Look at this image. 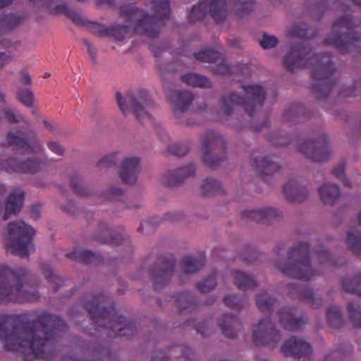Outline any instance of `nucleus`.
Here are the masks:
<instances>
[{"label": "nucleus", "instance_id": "obj_1", "mask_svg": "<svg viewBox=\"0 0 361 361\" xmlns=\"http://www.w3.org/2000/svg\"><path fill=\"white\" fill-rule=\"evenodd\" d=\"M0 338L6 348L24 355L25 361L34 358L48 359L51 348V338L66 329L65 322L55 315H44L32 324L30 329H13L7 331V318L1 316Z\"/></svg>", "mask_w": 361, "mask_h": 361}, {"label": "nucleus", "instance_id": "obj_2", "mask_svg": "<svg viewBox=\"0 0 361 361\" xmlns=\"http://www.w3.org/2000/svg\"><path fill=\"white\" fill-rule=\"evenodd\" d=\"M26 274L23 268L14 270L7 265H0V302H23L35 299V292L30 291L28 285L23 284Z\"/></svg>", "mask_w": 361, "mask_h": 361}, {"label": "nucleus", "instance_id": "obj_3", "mask_svg": "<svg viewBox=\"0 0 361 361\" xmlns=\"http://www.w3.org/2000/svg\"><path fill=\"white\" fill-rule=\"evenodd\" d=\"M284 65L290 71L312 66L314 75L317 78H326L335 70L329 56L319 59L318 56H314L307 47L301 44H296L288 50L284 57Z\"/></svg>", "mask_w": 361, "mask_h": 361}, {"label": "nucleus", "instance_id": "obj_4", "mask_svg": "<svg viewBox=\"0 0 361 361\" xmlns=\"http://www.w3.org/2000/svg\"><path fill=\"white\" fill-rule=\"evenodd\" d=\"M154 16L151 17L142 10L131 8L121 13L130 22L136 32L149 37H155L159 33L161 21L168 18L170 13L169 4L167 0H154L153 2Z\"/></svg>", "mask_w": 361, "mask_h": 361}, {"label": "nucleus", "instance_id": "obj_5", "mask_svg": "<svg viewBox=\"0 0 361 361\" xmlns=\"http://www.w3.org/2000/svg\"><path fill=\"white\" fill-rule=\"evenodd\" d=\"M276 266L282 274L304 281L310 280L317 275V271L310 264L309 246L303 243L290 250L286 264Z\"/></svg>", "mask_w": 361, "mask_h": 361}, {"label": "nucleus", "instance_id": "obj_6", "mask_svg": "<svg viewBox=\"0 0 361 361\" xmlns=\"http://www.w3.org/2000/svg\"><path fill=\"white\" fill-rule=\"evenodd\" d=\"M243 97L231 93L224 97L221 106V114L228 116L238 105H241L245 111L252 114L255 109L262 106L265 92L264 89L256 85L243 87Z\"/></svg>", "mask_w": 361, "mask_h": 361}, {"label": "nucleus", "instance_id": "obj_7", "mask_svg": "<svg viewBox=\"0 0 361 361\" xmlns=\"http://www.w3.org/2000/svg\"><path fill=\"white\" fill-rule=\"evenodd\" d=\"M94 307H92L90 302L86 304L91 317L93 321L99 326H106L111 329L115 336H130L133 332V325L128 323L125 318L118 315L114 308L110 307L108 310L101 309L97 302Z\"/></svg>", "mask_w": 361, "mask_h": 361}, {"label": "nucleus", "instance_id": "obj_8", "mask_svg": "<svg viewBox=\"0 0 361 361\" xmlns=\"http://www.w3.org/2000/svg\"><path fill=\"white\" fill-rule=\"evenodd\" d=\"M353 18L350 16L336 20L333 25V31L325 39V44L331 45L342 54H346L353 49H360L361 46V38L357 36L356 33L350 32L345 35L340 32V29L352 28Z\"/></svg>", "mask_w": 361, "mask_h": 361}, {"label": "nucleus", "instance_id": "obj_9", "mask_svg": "<svg viewBox=\"0 0 361 361\" xmlns=\"http://www.w3.org/2000/svg\"><path fill=\"white\" fill-rule=\"evenodd\" d=\"M34 234V229L24 221L11 222L8 226L6 245L14 254L25 257L32 247L31 239Z\"/></svg>", "mask_w": 361, "mask_h": 361}, {"label": "nucleus", "instance_id": "obj_10", "mask_svg": "<svg viewBox=\"0 0 361 361\" xmlns=\"http://www.w3.org/2000/svg\"><path fill=\"white\" fill-rule=\"evenodd\" d=\"M116 99L118 106L123 113L130 109L139 120L150 119L147 109L153 102L146 91L142 90L135 95L129 94L126 97L117 93Z\"/></svg>", "mask_w": 361, "mask_h": 361}, {"label": "nucleus", "instance_id": "obj_11", "mask_svg": "<svg viewBox=\"0 0 361 361\" xmlns=\"http://www.w3.org/2000/svg\"><path fill=\"white\" fill-rule=\"evenodd\" d=\"M228 6L226 0H200V4L192 8L189 20L195 22L209 13L215 21L222 22L227 16Z\"/></svg>", "mask_w": 361, "mask_h": 361}, {"label": "nucleus", "instance_id": "obj_12", "mask_svg": "<svg viewBox=\"0 0 361 361\" xmlns=\"http://www.w3.org/2000/svg\"><path fill=\"white\" fill-rule=\"evenodd\" d=\"M298 152L314 162L326 161L331 153V147L326 134H322L317 140L301 142Z\"/></svg>", "mask_w": 361, "mask_h": 361}, {"label": "nucleus", "instance_id": "obj_13", "mask_svg": "<svg viewBox=\"0 0 361 361\" xmlns=\"http://www.w3.org/2000/svg\"><path fill=\"white\" fill-rule=\"evenodd\" d=\"M281 339V336L275 329L269 318L260 320L252 329V341L257 345H264L274 348Z\"/></svg>", "mask_w": 361, "mask_h": 361}, {"label": "nucleus", "instance_id": "obj_14", "mask_svg": "<svg viewBox=\"0 0 361 361\" xmlns=\"http://www.w3.org/2000/svg\"><path fill=\"white\" fill-rule=\"evenodd\" d=\"M220 138L212 133L202 137V152L204 161L211 167L216 166L225 156L216 157L218 144Z\"/></svg>", "mask_w": 361, "mask_h": 361}, {"label": "nucleus", "instance_id": "obj_15", "mask_svg": "<svg viewBox=\"0 0 361 361\" xmlns=\"http://www.w3.org/2000/svg\"><path fill=\"white\" fill-rule=\"evenodd\" d=\"M140 170V159L138 157L126 158L122 162L120 177L126 183L134 184L137 181Z\"/></svg>", "mask_w": 361, "mask_h": 361}, {"label": "nucleus", "instance_id": "obj_16", "mask_svg": "<svg viewBox=\"0 0 361 361\" xmlns=\"http://www.w3.org/2000/svg\"><path fill=\"white\" fill-rule=\"evenodd\" d=\"M9 145H15L18 150H23L29 153L37 154L42 150V146L35 137L25 139L23 136L9 133L8 135Z\"/></svg>", "mask_w": 361, "mask_h": 361}, {"label": "nucleus", "instance_id": "obj_17", "mask_svg": "<svg viewBox=\"0 0 361 361\" xmlns=\"http://www.w3.org/2000/svg\"><path fill=\"white\" fill-rule=\"evenodd\" d=\"M283 192L286 199L290 202H302L309 195L307 188L296 180H288L283 186Z\"/></svg>", "mask_w": 361, "mask_h": 361}, {"label": "nucleus", "instance_id": "obj_18", "mask_svg": "<svg viewBox=\"0 0 361 361\" xmlns=\"http://www.w3.org/2000/svg\"><path fill=\"white\" fill-rule=\"evenodd\" d=\"M281 351L286 356L300 357L308 356L311 353V347L305 341L293 338L283 344Z\"/></svg>", "mask_w": 361, "mask_h": 361}, {"label": "nucleus", "instance_id": "obj_19", "mask_svg": "<svg viewBox=\"0 0 361 361\" xmlns=\"http://www.w3.org/2000/svg\"><path fill=\"white\" fill-rule=\"evenodd\" d=\"M43 167V163L38 159L27 158L22 163H17L13 159H10L8 166L0 163L1 169H12L23 173H36Z\"/></svg>", "mask_w": 361, "mask_h": 361}, {"label": "nucleus", "instance_id": "obj_20", "mask_svg": "<svg viewBox=\"0 0 361 361\" xmlns=\"http://www.w3.org/2000/svg\"><path fill=\"white\" fill-rule=\"evenodd\" d=\"M169 97L173 111L176 115L183 113L188 109L193 97L190 92L188 91H172Z\"/></svg>", "mask_w": 361, "mask_h": 361}, {"label": "nucleus", "instance_id": "obj_21", "mask_svg": "<svg viewBox=\"0 0 361 361\" xmlns=\"http://www.w3.org/2000/svg\"><path fill=\"white\" fill-rule=\"evenodd\" d=\"M245 215L247 218L259 222L271 221L281 216V213L272 207H264L246 211Z\"/></svg>", "mask_w": 361, "mask_h": 361}, {"label": "nucleus", "instance_id": "obj_22", "mask_svg": "<svg viewBox=\"0 0 361 361\" xmlns=\"http://www.w3.org/2000/svg\"><path fill=\"white\" fill-rule=\"evenodd\" d=\"M251 165L257 172L264 175L272 174L279 169L277 163L269 157L261 155L252 157Z\"/></svg>", "mask_w": 361, "mask_h": 361}, {"label": "nucleus", "instance_id": "obj_23", "mask_svg": "<svg viewBox=\"0 0 361 361\" xmlns=\"http://www.w3.org/2000/svg\"><path fill=\"white\" fill-rule=\"evenodd\" d=\"M23 201V192L20 189L13 190L9 195L6 203L4 219H7L11 214L20 212Z\"/></svg>", "mask_w": 361, "mask_h": 361}, {"label": "nucleus", "instance_id": "obj_24", "mask_svg": "<svg viewBox=\"0 0 361 361\" xmlns=\"http://www.w3.org/2000/svg\"><path fill=\"white\" fill-rule=\"evenodd\" d=\"M320 197L324 204H333L340 195V190L336 184L324 183L319 188Z\"/></svg>", "mask_w": 361, "mask_h": 361}, {"label": "nucleus", "instance_id": "obj_25", "mask_svg": "<svg viewBox=\"0 0 361 361\" xmlns=\"http://www.w3.org/2000/svg\"><path fill=\"white\" fill-rule=\"evenodd\" d=\"M219 325L221 326L223 334L228 338L235 337V329L240 326L236 318L230 314L224 315L223 318L219 320Z\"/></svg>", "mask_w": 361, "mask_h": 361}, {"label": "nucleus", "instance_id": "obj_26", "mask_svg": "<svg viewBox=\"0 0 361 361\" xmlns=\"http://www.w3.org/2000/svg\"><path fill=\"white\" fill-rule=\"evenodd\" d=\"M195 173V166L192 164L179 168L173 171L169 172L167 183L169 185H175Z\"/></svg>", "mask_w": 361, "mask_h": 361}, {"label": "nucleus", "instance_id": "obj_27", "mask_svg": "<svg viewBox=\"0 0 361 361\" xmlns=\"http://www.w3.org/2000/svg\"><path fill=\"white\" fill-rule=\"evenodd\" d=\"M279 319L281 324L290 331L299 329L302 323V320L295 317L289 310H282L279 312Z\"/></svg>", "mask_w": 361, "mask_h": 361}, {"label": "nucleus", "instance_id": "obj_28", "mask_svg": "<svg viewBox=\"0 0 361 361\" xmlns=\"http://www.w3.org/2000/svg\"><path fill=\"white\" fill-rule=\"evenodd\" d=\"M181 80L185 84L193 87H209L212 85L209 78L194 73L184 74Z\"/></svg>", "mask_w": 361, "mask_h": 361}, {"label": "nucleus", "instance_id": "obj_29", "mask_svg": "<svg viewBox=\"0 0 361 361\" xmlns=\"http://www.w3.org/2000/svg\"><path fill=\"white\" fill-rule=\"evenodd\" d=\"M66 256L73 260H78L85 263H94L99 261L100 257L89 250H75L66 253Z\"/></svg>", "mask_w": 361, "mask_h": 361}, {"label": "nucleus", "instance_id": "obj_30", "mask_svg": "<svg viewBox=\"0 0 361 361\" xmlns=\"http://www.w3.org/2000/svg\"><path fill=\"white\" fill-rule=\"evenodd\" d=\"M232 274L234 279V283L240 289H252L257 286L255 281L251 277L241 271H234Z\"/></svg>", "mask_w": 361, "mask_h": 361}, {"label": "nucleus", "instance_id": "obj_31", "mask_svg": "<svg viewBox=\"0 0 361 361\" xmlns=\"http://www.w3.org/2000/svg\"><path fill=\"white\" fill-rule=\"evenodd\" d=\"M44 7L50 13L59 15L67 11V6L59 0H34Z\"/></svg>", "mask_w": 361, "mask_h": 361}, {"label": "nucleus", "instance_id": "obj_32", "mask_svg": "<svg viewBox=\"0 0 361 361\" xmlns=\"http://www.w3.org/2000/svg\"><path fill=\"white\" fill-rule=\"evenodd\" d=\"M347 245L350 250L361 257V232L355 230L348 234Z\"/></svg>", "mask_w": 361, "mask_h": 361}, {"label": "nucleus", "instance_id": "obj_33", "mask_svg": "<svg viewBox=\"0 0 361 361\" xmlns=\"http://www.w3.org/2000/svg\"><path fill=\"white\" fill-rule=\"evenodd\" d=\"M202 192L206 195L219 194L223 192V188L219 181L207 178L201 186Z\"/></svg>", "mask_w": 361, "mask_h": 361}, {"label": "nucleus", "instance_id": "obj_34", "mask_svg": "<svg viewBox=\"0 0 361 361\" xmlns=\"http://www.w3.org/2000/svg\"><path fill=\"white\" fill-rule=\"evenodd\" d=\"M342 286L346 292L355 293L361 296V274L344 279Z\"/></svg>", "mask_w": 361, "mask_h": 361}, {"label": "nucleus", "instance_id": "obj_35", "mask_svg": "<svg viewBox=\"0 0 361 361\" xmlns=\"http://www.w3.org/2000/svg\"><path fill=\"white\" fill-rule=\"evenodd\" d=\"M256 303L262 311L271 310L276 301L268 296L267 293H261L256 296Z\"/></svg>", "mask_w": 361, "mask_h": 361}, {"label": "nucleus", "instance_id": "obj_36", "mask_svg": "<svg viewBox=\"0 0 361 361\" xmlns=\"http://www.w3.org/2000/svg\"><path fill=\"white\" fill-rule=\"evenodd\" d=\"M203 264L202 260L195 259L190 257H185L183 259V269L186 273H194L198 271Z\"/></svg>", "mask_w": 361, "mask_h": 361}, {"label": "nucleus", "instance_id": "obj_37", "mask_svg": "<svg viewBox=\"0 0 361 361\" xmlns=\"http://www.w3.org/2000/svg\"><path fill=\"white\" fill-rule=\"evenodd\" d=\"M327 319L329 324L335 328L340 326L342 318L340 310L338 307L331 306L329 308L327 312Z\"/></svg>", "mask_w": 361, "mask_h": 361}, {"label": "nucleus", "instance_id": "obj_38", "mask_svg": "<svg viewBox=\"0 0 361 361\" xmlns=\"http://www.w3.org/2000/svg\"><path fill=\"white\" fill-rule=\"evenodd\" d=\"M253 8V2L250 0H238L235 3L233 9L239 16L247 14Z\"/></svg>", "mask_w": 361, "mask_h": 361}, {"label": "nucleus", "instance_id": "obj_39", "mask_svg": "<svg viewBox=\"0 0 361 361\" xmlns=\"http://www.w3.org/2000/svg\"><path fill=\"white\" fill-rule=\"evenodd\" d=\"M219 56V54L212 49L202 50L195 54V57L197 60L207 63L216 61Z\"/></svg>", "mask_w": 361, "mask_h": 361}, {"label": "nucleus", "instance_id": "obj_40", "mask_svg": "<svg viewBox=\"0 0 361 361\" xmlns=\"http://www.w3.org/2000/svg\"><path fill=\"white\" fill-rule=\"evenodd\" d=\"M290 293L292 295H295L298 293L299 297L301 300H304L308 302H311L313 304L314 295L311 290L309 289H301V288L298 286H291L290 287Z\"/></svg>", "mask_w": 361, "mask_h": 361}, {"label": "nucleus", "instance_id": "obj_41", "mask_svg": "<svg viewBox=\"0 0 361 361\" xmlns=\"http://www.w3.org/2000/svg\"><path fill=\"white\" fill-rule=\"evenodd\" d=\"M348 310L350 314V319L354 326L361 328V312L360 307L355 303H349Z\"/></svg>", "mask_w": 361, "mask_h": 361}, {"label": "nucleus", "instance_id": "obj_42", "mask_svg": "<svg viewBox=\"0 0 361 361\" xmlns=\"http://www.w3.org/2000/svg\"><path fill=\"white\" fill-rule=\"evenodd\" d=\"M128 32L129 29L125 25L113 26L109 30V34L118 41L124 39Z\"/></svg>", "mask_w": 361, "mask_h": 361}, {"label": "nucleus", "instance_id": "obj_43", "mask_svg": "<svg viewBox=\"0 0 361 361\" xmlns=\"http://www.w3.org/2000/svg\"><path fill=\"white\" fill-rule=\"evenodd\" d=\"M224 302L227 306L234 310H239L243 307L245 301L244 300H240L235 295H228L224 298Z\"/></svg>", "mask_w": 361, "mask_h": 361}, {"label": "nucleus", "instance_id": "obj_44", "mask_svg": "<svg viewBox=\"0 0 361 361\" xmlns=\"http://www.w3.org/2000/svg\"><path fill=\"white\" fill-rule=\"evenodd\" d=\"M42 273L46 277V279L51 283H54L56 286H54L55 289L57 288L59 283L61 281L60 277H59L53 269L49 267L46 265L45 267L42 268Z\"/></svg>", "mask_w": 361, "mask_h": 361}, {"label": "nucleus", "instance_id": "obj_45", "mask_svg": "<svg viewBox=\"0 0 361 361\" xmlns=\"http://www.w3.org/2000/svg\"><path fill=\"white\" fill-rule=\"evenodd\" d=\"M18 97L20 101L27 106H31L34 101L32 92L27 89L20 90L18 92Z\"/></svg>", "mask_w": 361, "mask_h": 361}, {"label": "nucleus", "instance_id": "obj_46", "mask_svg": "<svg viewBox=\"0 0 361 361\" xmlns=\"http://www.w3.org/2000/svg\"><path fill=\"white\" fill-rule=\"evenodd\" d=\"M216 286V279L214 276H209L198 285V288L203 293L212 290Z\"/></svg>", "mask_w": 361, "mask_h": 361}, {"label": "nucleus", "instance_id": "obj_47", "mask_svg": "<svg viewBox=\"0 0 361 361\" xmlns=\"http://www.w3.org/2000/svg\"><path fill=\"white\" fill-rule=\"evenodd\" d=\"M278 43V39L269 35H264L260 40V44L264 49H270L275 47Z\"/></svg>", "mask_w": 361, "mask_h": 361}, {"label": "nucleus", "instance_id": "obj_48", "mask_svg": "<svg viewBox=\"0 0 361 361\" xmlns=\"http://www.w3.org/2000/svg\"><path fill=\"white\" fill-rule=\"evenodd\" d=\"M172 269H166L161 271L159 274H157L154 278V283L156 288H158L159 283H161L162 281L166 282L172 275Z\"/></svg>", "mask_w": 361, "mask_h": 361}, {"label": "nucleus", "instance_id": "obj_49", "mask_svg": "<svg viewBox=\"0 0 361 361\" xmlns=\"http://www.w3.org/2000/svg\"><path fill=\"white\" fill-rule=\"evenodd\" d=\"M291 35L294 36H298L300 37H306V25L300 24V25H294L292 27L290 30Z\"/></svg>", "mask_w": 361, "mask_h": 361}, {"label": "nucleus", "instance_id": "obj_50", "mask_svg": "<svg viewBox=\"0 0 361 361\" xmlns=\"http://www.w3.org/2000/svg\"><path fill=\"white\" fill-rule=\"evenodd\" d=\"M344 164H340L336 167L334 168L333 171V173L340 180L343 181V183L347 185L350 186V184L345 180V175H344Z\"/></svg>", "mask_w": 361, "mask_h": 361}, {"label": "nucleus", "instance_id": "obj_51", "mask_svg": "<svg viewBox=\"0 0 361 361\" xmlns=\"http://www.w3.org/2000/svg\"><path fill=\"white\" fill-rule=\"evenodd\" d=\"M98 166L99 168L103 167H108L112 165L115 164V159L114 155H106L104 157H102L99 161H98Z\"/></svg>", "mask_w": 361, "mask_h": 361}, {"label": "nucleus", "instance_id": "obj_52", "mask_svg": "<svg viewBox=\"0 0 361 361\" xmlns=\"http://www.w3.org/2000/svg\"><path fill=\"white\" fill-rule=\"evenodd\" d=\"M317 257L319 260L322 261V263L331 264L330 254L327 251H317Z\"/></svg>", "mask_w": 361, "mask_h": 361}, {"label": "nucleus", "instance_id": "obj_53", "mask_svg": "<svg viewBox=\"0 0 361 361\" xmlns=\"http://www.w3.org/2000/svg\"><path fill=\"white\" fill-rule=\"evenodd\" d=\"M8 121L11 123H18L22 119L21 116L13 113L11 110H8L5 113Z\"/></svg>", "mask_w": 361, "mask_h": 361}, {"label": "nucleus", "instance_id": "obj_54", "mask_svg": "<svg viewBox=\"0 0 361 361\" xmlns=\"http://www.w3.org/2000/svg\"><path fill=\"white\" fill-rule=\"evenodd\" d=\"M49 148L54 153L61 155L62 154L63 149V148L56 142H50L48 143Z\"/></svg>", "mask_w": 361, "mask_h": 361}, {"label": "nucleus", "instance_id": "obj_55", "mask_svg": "<svg viewBox=\"0 0 361 361\" xmlns=\"http://www.w3.org/2000/svg\"><path fill=\"white\" fill-rule=\"evenodd\" d=\"M11 60V56L5 53L0 52V67H2Z\"/></svg>", "mask_w": 361, "mask_h": 361}, {"label": "nucleus", "instance_id": "obj_56", "mask_svg": "<svg viewBox=\"0 0 361 361\" xmlns=\"http://www.w3.org/2000/svg\"><path fill=\"white\" fill-rule=\"evenodd\" d=\"M13 0H0V8L9 5Z\"/></svg>", "mask_w": 361, "mask_h": 361}, {"label": "nucleus", "instance_id": "obj_57", "mask_svg": "<svg viewBox=\"0 0 361 361\" xmlns=\"http://www.w3.org/2000/svg\"><path fill=\"white\" fill-rule=\"evenodd\" d=\"M188 149H189V148L187 147L185 148L184 151L178 150V151L176 152V154L178 156H184L187 153Z\"/></svg>", "mask_w": 361, "mask_h": 361}, {"label": "nucleus", "instance_id": "obj_58", "mask_svg": "<svg viewBox=\"0 0 361 361\" xmlns=\"http://www.w3.org/2000/svg\"><path fill=\"white\" fill-rule=\"evenodd\" d=\"M23 81L25 83H30L31 81L30 77L28 75H25L23 76Z\"/></svg>", "mask_w": 361, "mask_h": 361}, {"label": "nucleus", "instance_id": "obj_59", "mask_svg": "<svg viewBox=\"0 0 361 361\" xmlns=\"http://www.w3.org/2000/svg\"><path fill=\"white\" fill-rule=\"evenodd\" d=\"M183 358H184L185 361H192L191 360H189L188 355L186 353V351H184V353H183Z\"/></svg>", "mask_w": 361, "mask_h": 361}, {"label": "nucleus", "instance_id": "obj_60", "mask_svg": "<svg viewBox=\"0 0 361 361\" xmlns=\"http://www.w3.org/2000/svg\"><path fill=\"white\" fill-rule=\"evenodd\" d=\"M324 361H335V360H334V357L332 355H329L325 358Z\"/></svg>", "mask_w": 361, "mask_h": 361}, {"label": "nucleus", "instance_id": "obj_61", "mask_svg": "<svg viewBox=\"0 0 361 361\" xmlns=\"http://www.w3.org/2000/svg\"><path fill=\"white\" fill-rule=\"evenodd\" d=\"M314 92H315L316 94H318V97H323V94H322V95L319 94V92H318V87H317V86H314ZM325 95H326V94H324V96H325Z\"/></svg>", "mask_w": 361, "mask_h": 361}, {"label": "nucleus", "instance_id": "obj_62", "mask_svg": "<svg viewBox=\"0 0 361 361\" xmlns=\"http://www.w3.org/2000/svg\"><path fill=\"white\" fill-rule=\"evenodd\" d=\"M4 186L0 184V195L4 193Z\"/></svg>", "mask_w": 361, "mask_h": 361}, {"label": "nucleus", "instance_id": "obj_63", "mask_svg": "<svg viewBox=\"0 0 361 361\" xmlns=\"http://www.w3.org/2000/svg\"><path fill=\"white\" fill-rule=\"evenodd\" d=\"M87 48H88V50H89L90 53L91 54H94V53L92 51V46H91L89 43H87Z\"/></svg>", "mask_w": 361, "mask_h": 361}, {"label": "nucleus", "instance_id": "obj_64", "mask_svg": "<svg viewBox=\"0 0 361 361\" xmlns=\"http://www.w3.org/2000/svg\"><path fill=\"white\" fill-rule=\"evenodd\" d=\"M287 143H288V142H286V141H284V142H283V141H279V142H277L276 144V145H286V144H287Z\"/></svg>", "mask_w": 361, "mask_h": 361}]
</instances>
